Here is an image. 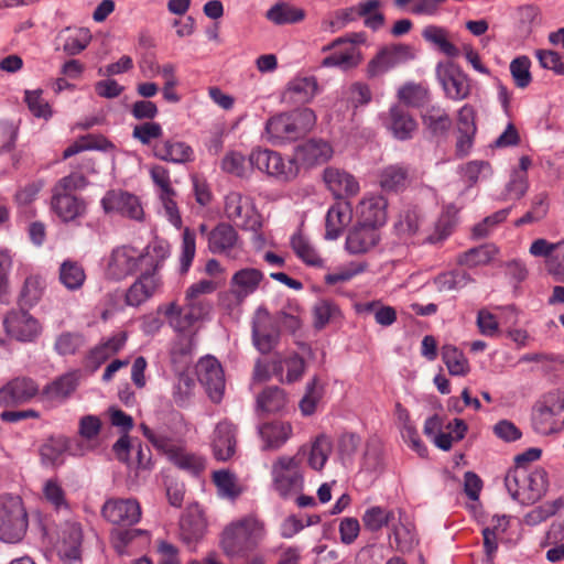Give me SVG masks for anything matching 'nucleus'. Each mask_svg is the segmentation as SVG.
Instances as JSON below:
<instances>
[{"label":"nucleus","instance_id":"obj_44","mask_svg":"<svg viewBox=\"0 0 564 564\" xmlns=\"http://www.w3.org/2000/svg\"><path fill=\"white\" fill-rule=\"evenodd\" d=\"M471 282L470 274L460 270L442 272L433 279V284L438 292L458 291Z\"/></svg>","mask_w":564,"mask_h":564},{"label":"nucleus","instance_id":"obj_36","mask_svg":"<svg viewBox=\"0 0 564 564\" xmlns=\"http://www.w3.org/2000/svg\"><path fill=\"white\" fill-rule=\"evenodd\" d=\"M259 435L263 449H278L291 437L292 425L283 421L265 423L259 427Z\"/></svg>","mask_w":564,"mask_h":564},{"label":"nucleus","instance_id":"obj_43","mask_svg":"<svg viewBox=\"0 0 564 564\" xmlns=\"http://www.w3.org/2000/svg\"><path fill=\"white\" fill-rule=\"evenodd\" d=\"M288 403L285 392L279 387H268L257 398V410L265 413L282 411Z\"/></svg>","mask_w":564,"mask_h":564},{"label":"nucleus","instance_id":"obj_11","mask_svg":"<svg viewBox=\"0 0 564 564\" xmlns=\"http://www.w3.org/2000/svg\"><path fill=\"white\" fill-rule=\"evenodd\" d=\"M6 333L21 343H33L42 334L41 322L28 311H11L3 317Z\"/></svg>","mask_w":564,"mask_h":564},{"label":"nucleus","instance_id":"obj_41","mask_svg":"<svg viewBox=\"0 0 564 564\" xmlns=\"http://www.w3.org/2000/svg\"><path fill=\"white\" fill-rule=\"evenodd\" d=\"M498 253L495 245L486 243L471 248L458 256V263L468 268H476L490 263Z\"/></svg>","mask_w":564,"mask_h":564},{"label":"nucleus","instance_id":"obj_30","mask_svg":"<svg viewBox=\"0 0 564 564\" xmlns=\"http://www.w3.org/2000/svg\"><path fill=\"white\" fill-rule=\"evenodd\" d=\"M317 80L313 76L295 77L284 89L282 99L291 105L310 102L317 93Z\"/></svg>","mask_w":564,"mask_h":564},{"label":"nucleus","instance_id":"obj_5","mask_svg":"<svg viewBox=\"0 0 564 564\" xmlns=\"http://www.w3.org/2000/svg\"><path fill=\"white\" fill-rule=\"evenodd\" d=\"M29 525L28 513L19 496H0V540L17 543L23 539Z\"/></svg>","mask_w":564,"mask_h":564},{"label":"nucleus","instance_id":"obj_14","mask_svg":"<svg viewBox=\"0 0 564 564\" xmlns=\"http://www.w3.org/2000/svg\"><path fill=\"white\" fill-rule=\"evenodd\" d=\"M39 393L37 383L28 377H17L0 388V405L17 406L24 404Z\"/></svg>","mask_w":564,"mask_h":564},{"label":"nucleus","instance_id":"obj_64","mask_svg":"<svg viewBox=\"0 0 564 564\" xmlns=\"http://www.w3.org/2000/svg\"><path fill=\"white\" fill-rule=\"evenodd\" d=\"M323 388L317 378H313L306 386V391L300 401V409L304 415H311L315 412L317 403L322 399Z\"/></svg>","mask_w":564,"mask_h":564},{"label":"nucleus","instance_id":"obj_46","mask_svg":"<svg viewBox=\"0 0 564 564\" xmlns=\"http://www.w3.org/2000/svg\"><path fill=\"white\" fill-rule=\"evenodd\" d=\"M213 481L221 498L236 499L241 494V487L235 474L228 469H219L213 473Z\"/></svg>","mask_w":564,"mask_h":564},{"label":"nucleus","instance_id":"obj_48","mask_svg":"<svg viewBox=\"0 0 564 564\" xmlns=\"http://www.w3.org/2000/svg\"><path fill=\"white\" fill-rule=\"evenodd\" d=\"M86 280L83 267L72 260H65L59 267V281L69 291L79 290Z\"/></svg>","mask_w":564,"mask_h":564},{"label":"nucleus","instance_id":"obj_12","mask_svg":"<svg viewBox=\"0 0 564 564\" xmlns=\"http://www.w3.org/2000/svg\"><path fill=\"white\" fill-rule=\"evenodd\" d=\"M196 375L210 400L219 402L225 390V377L219 361L213 356L200 358L196 365Z\"/></svg>","mask_w":564,"mask_h":564},{"label":"nucleus","instance_id":"obj_7","mask_svg":"<svg viewBox=\"0 0 564 564\" xmlns=\"http://www.w3.org/2000/svg\"><path fill=\"white\" fill-rule=\"evenodd\" d=\"M224 213L230 221L245 230L257 232L262 227L253 199L240 192H229L225 196Z\"/></svg>","mask_w":564,"mask_h":564},{"label":"nucleus","instance_id":"obj_33","mask_svg":"<svg viewBox=\"0 0 564 564\" xmlns=\"http://www.w3.org/2000/svg\"><path fill=\"white\" fill-rule=\"evenodd\" d=\"M265 131L274 143L293 141L300 138L291 112L281 113L269 119Z\"/></svg>","mask_w":564,"mask_h":564},{"label":"nucleus","instance_id":"obj_45","mask_svg":"<svg viewBox=\"0 0 564 564\" xmlns=\"http://www.w3.org/2000/svg\"><path fill=\"white\" fill-rule=\"evenodd\" d=\"M422 35L425 41L430 42L446 56H458L459 50L449 41L448 33L445 29L430 25L423 30Z\"/></svg>","mask_w":564,"mask_h":564},{"label":"nucleus","instance_id":"obj_49","mask_svg":"<svg viewBox=\"0 0 564 564\" xmlns=\"http://www.w3.org/2000/svg\"><path fill=\"white\" fill-rule=\"evenodd\" d=\"M265 17L272 23L282 25L302 21L305 17V13L302 9L292 7L284 2H280L271 7L267 11Z\"/></svg>","mask_w":564,"mask_h":564},{"label":"nucleus","instance_id":"obj_54","mask_svg":"<svg viewBox=\"0 0 564 564\" xmlns=\"http://www.w3.org/2000/svg\"><path fill=\"white\" fill-rule=\"evenodd\" d=\"M332 441L326 435H319L311 445L307 463L315 469L321 470L332 453Z\"/></svg>","mask_w":564,"mask_h":564},{"label":"nucleus","instance_id":"obj_32","mask_svg":"<svg viewBox=\"0 0 564 564\" xmlns=\"http://www.w3.org/2000/svg\"><path fill=\"white\" fill-rule=\"evenodd\" d=\"M165 453L173 465L192 476H198L206 467V459L203 456L182 447L171 446Z\"/></svg>","mask_w":564,"mask_h":564},{"label":"nucleus","instance_id":"obj_25","mask_svg":"<svg viewBox=\"0 0 564 564\" xmlns=\"http://www.w3.org/2000/svg\"><path fill=\"white\" fill-rule=\"evenodd\" d=\"M324 50L333 51L322 62V65L325 67H337L341 70H349L357 67L362 59L359 47L354 44L334 45L333 41L332 44Z\"/></svg>","mask_w":564,"mask_h":564},{"label":"nucleus","instance_id":"obj_24","mask_svg":"<svg viewBox=\"0 0 564 564\" xmlns=\"http://www.w3.org/2000/svg\"><path fill=\"white\" fill-rule=\"evenodd\" d=\"M390 530V545L398 552L408 553L417 544L414 527L403 511L398 510V518L391 524Z\"/></svg>","mask_w":564,"mask_h":564},{"label":"nucleus","instance_id":"obj_39","mask_svg":"<svg viewBox=\"0 0 564 564\" xmlns=\"http://www.w3.org/2000/svg\"><path fill=\"white\" fill-rule=\"evenodd\" d=\"M350 219V209L346 204H336L332 206L326 215L325 239H337L343 229L349 224Z\"/></svg>","mask_w":564,"mask_h":564},{"label":"nucleus","instance_id":"obj_20","mask_svg":"<svg viewBox=\"0 0 564 564\" xmlns=\"http://www.w3.org/2000/svg\"><path fill=\"white\" fill-rule=\"evenodd\" d=\"M139 251L130 246H121L112 250L108 264L107 275L113 280H122L132 274L139 267Z\"/></svg>","mask_w":564,"mask_h":564},{"label":"nucleus","instance_id":"obj_35","mask_svg":"<svg viewBox=\"0 0 564 564\" xmlns=\"http://www.w3.org/2000/svg\"><path fill=\"white\" fill-rule=\"evenodd\" d=\"M170 243L162 239H153L142 252L139 251V264L144 268V271L154 272L163 265V262L170 257Z\"/></svg>","mask_w":564,"mask_h":564},{"label":"nucleus","instance_id":"obj_15","mask_svg":"<svg viewBox=\"0 0 564 564\" xmlns=\"http://www.w3.org/2000/svg\"><path fill=\"white\" fill-rule=\"evenodd\" d=\"M381 120L384 128L400 141L412 139L417 129L415 119L400 105H392L381 115Z\"/></svg>","mask_w":564,"mask_h":564},{"label":"nucleus","instance_id":"obj_18","mask_svg":"<svg viewBox=\"0 0 564 564\" xmlns=\"http://www.w3.org/2000/svg\"><path fill=\"white\" fill-rule=\"evenodd\" d=\"M210 446L214 457L219 462L230 459L237 447V429L228 420L220 421L214 429Z\"/></svg>","mask_w":564,"mask_h":564},{"label":"nucleus","instance_id":"obj_27","mask_svg":"<svg viewBox=\"0 0 564 564\" xmlns=\"http://www.w3.org/2000/svg\"><path fill=\"white\" fill-rule=\"evenodd\" d=\"M272 371L280 382L290 384L303 377L305 360L295 352L288 356L279 355L272 360Z\"/></svg>","mask_w":564,"mask_h":564},{"label":"nucleus","instance_id":"obj_61","mask_svg":"<svg viewBox=\"0 0 564 564\" xmlns=\"http://www.w3.org/2000/svg\"><path fill=\"white\" fill-rule=\"evenodd\" d=\"M530 66V58L525 55L518 56L511 61L509 66L510 74L517 87L524 89L531 84Z\"/></svg>","mask_w":564,"mask_h":564},{"label":"nucleus","instance_id":"obj_34","mask_svg":"<svg viewBox=\"0 0 564 564\" xmlns=\"http://www.w3.org/2000/svg\"><path fill=\"white\" fill-rule=\"evenodd\" d=\"M425 129L434 137L446 135L453 124L448 112L440 105H430L421 113Z\"/></svg>","mask_w":564,"mask_h":564},{"label":"nucleus","instance_id":"obj_1","mask_svg":"<svg viewBox=\"0 0 564 564\" xmlns=\"http://www.w3.org/2000/svg\"><path fill=\"white\" fill-rule=\"evenodd\" d=\"M267 535L264 522L248 514L229 522L220 534V547L229 557H243L260 546Z\"/></svg>","mask_w":564,"mask_h":564},{"label":"nucleus","instance_id":"obj_21","mask_svg":"<svg viewBox=\"0 0 564 564\" xmlns=\"http://www.w3.org/2000/svg\"><path fill=\"white\" fill-rule=\"evenodd\" d=\"M279 332L274 327L267 310L259 308L252 324V340L261 354L270 352L276 345Z\"/></svg>","mask_w":564,"mask_h":564},{"label":"nucleus","instance_id":"obj_62","mask_svg":"<svg viewBox=\"0 0 564 564\" xmlns=\"http://www.w3.org/2000/svg\"><path fill=\"white\" fill-rule=\"evenodd\" d=\"M90 41L91 34L88 29H75L66 36L63 51L68 55H77L88 46Z\"/></svg>","mask_w":564,"mask_h":564},{"label":"nucleus","instance_id":"obj_4","mask_svg":"<svg viewBox=\"0 0 564 564\" xmlns=\"http://www.w3.org/2000/svg\"><path fill=\"white\" fill-rule=\"evenodd\" d=\"M272 489L283 499L300 492L304 486L302 459L295 456H279L271 466Z\"/></svg>","mask_w":564,"mask_h":564},{"label":"nucleus","instance_id":"obj_9","mask_svg":"<svg viewBox=\"0 0 564 564\" xmlns=\"http://www.w3.org/2000/svg\"><path fill=\"white\" fill-rule=\"evenodd\" d=\"M158 313L166 317L170 327L177 334L191 333L194 325L208 315L204 305L186 300L183 306L176 302L160 305Z\"/></svg>","mask_w":564,"mask_h":564},{"label":"nucleus","instance_id":"obj_59","mask_svg":"<svg viewBox=\"0 0 564 564\" xmlns=\"http://www.w3.org/2000/svg\"><path fill=\"white\" fill-rule=\"evenodd\" d=\"M458 171L462 178L467 182L469 186L491 175V166L487 161H469L460 165Z\"/></svg>","mask_w":564,"mask_h":564},{"label":"nucleus","instance_id":"obj_58","mask_svg":"<svg viewBox=\"0 0 564 564\" xmlns=\"http://www.w3.org/2000/svg\"><path fill=\"white\" fill-rule=\"evenodd\" d=\"M85 345V337L76 332H63L56 336L54 350L59 356L75 355Z\"/></svg>","mask_w":564,"mask_h":564},{"label":"nucleus","instance_id":"obj_55","mask_svg":"<svg viewBox=\"0 0 564 564\" xmlns=\"http://www.w3.org/2000/svg\"><path fill=\"white\" fill-rule=\"evenodd\" d=\"M195 334H178L177 338L175 339L171 348V357L173 362H181L186 365L191 360L195 351Z\"/></svg>","mask_w":564,"mask_h":564},{"label":"nucleus","instance_id":"obj_16","mask_svg":"<svg viewBox=\"0 0 564 564\" xmlns=\"http://www.w3.org/2000/svg\"><path fill=\"white\" fill-rule=\"evenodd\" d=\"M82 542L83 530L78 522L67 520L58 527L56 547L63 560H78L80 557Z\"/></svg>","mask_w":564,"mask_h":564},{"label":"nucleus","instance_id":"obj_28","mask_svg":"<svg viewBox=\"0 0 564 564\" xmlns=\"http://www.w3.org/2000/svg\"><path fill=\"white\" fill-rule=\"evenodd\" d=\"M380 239L377 227L358 223L346 238V250L351 254H359L369 251Z\"/></svg>","mask_w":564,"mask_h":564},{"label":"nucleus","instance_id":"obj_37","mask_svg":"<svg viewBox=\"0 0 564 564\" xmlns=\"http://www.w3.org/2000/svg\"><path fill=\"white\" fill-rule=\"evenodd\" d=\"M154 155L162 160L172 163H186L191 162L194 158L193 149L182 141H162L154 145Z\"/></svg>","mask_w":564,"mask_h":564},{"label":"nucleus","instance_id":"obj_42","mask_svg":"<svg viewBox=\"0 0 564 564\" xmlns=\"http://www.w3.org/2000/svg\"><path fill=\"white\" fill-rule=\"evenodd\" d=\"M42 498L55 511H69L66 492L57 478H50L43 482Z\"/></svg>","mask_w":564,"mask_h":564},{"label":"nucleus","instance_id":"obj_8","mask_svg":"<svg viewBox=\"0 0 564 564\" xmlns=\"http://www.w3.org/2000/svg\"><path fill=\"white\" fill-rule=\"evenodd\" d=\"M263 273L254 268H245L237 271L230 281V290L219 296L220 305L227 311H234L257 291Z\"/></svg>","mask_w":564,"mask_h":564},{"label":"nucleus","instance_id":"obj_52","mask_svg":"<svg viewBox=\"0 0 564 564\" xmlns=\"http://www.w3.org/2000/svg\"><path fill=\"white\" fill-rule=\"evenodd\" d=\"M340 316L339 307L330 300H319L313 306V325L316 329H323L328 323Z\"/></svg>","mask_w":564,"mask_h":564},{"label":"nucleus","instance_id":"obj_26","mask_svg":"<svg viewBox=\"0 0 564 564\" xmlns=\"http://www.w3.org/2000/svg\"><path fill=\"white\" fill-rule=\"evenodd\" d=\"M208 250L215 254H229L239 245L237 230L227 223H220L207 232Z\"/></svg>","mask_w":564,"mask_h":564},{"label":"nucleus","instance_id":"obj_50","mask_svg":"<svg viewBox=\"0 0 564 564\" xmlns=\"http://www.w3.org/2000/svg\"><path fill=\"white\" fill-rule=\"evenodd\" d=\"M67 451V443L65 436H57L48 438L40 449L43 464L50 466H59L64 462V454Z\"/></svg>","mask_w":564,"mask_h":564},{"label":"nucleus","instance_id":"obj_17","mask_svg":"<svg viewBox=\"0 0 564 564\" xmlns=\"http://www.w3.org/2000/svg\"><path fill=\"white\" fill-rule=\"evenodd\" d=\"M102 516L113 524L132 525L141 518V507L134 499H109L102 507Z\"/></svg>","mask_w":564,"mask_h":564},{"label":"nucleus","instance_id":"obj_3","mask_svg":"<svg viewBox=\"0 0 564 564\" xmlns=\"http://www.w3.org/2000/svg\"><path fill=\"white\" fill-rule=\"evenodd\" d=\"M547 474L542 468L531 473L525 469H511L505 477V486L513 500L521 505H533L540 500L547 490Z\"/></svg>","mask_w":564,"mask_h":564},{"label":"nucleus","instance_id":"obj_53","mask_svg":"<svg viewBox=\"0 0 564 564\" xmlns=\"http://www.w3.org/2000/svg\"><path fill=\"white\" fill-rule=\"evenodd\" d=\"M442 359L452 376H465L469 371L466 357L453 345L442 347Z\"/></svg>","mask_w":564,"mask_h":564},{"label":"nucleus","instance_id":"obj_56","mask_svg":"<svg viewBox=\"0 0 564 564\" xmlns=\"http://www.w3.org/2000/svg\"><path fill=\"white\" fill-rule=\"evenodd\" d=\"M221 170L228 174L237 177H247L252 167L250 166L249 159L238 151H229L221 160Z\"/></svg>","mask_w":564,"mask_h":564},{"label":"nucleus","instance_id":"obj_6","mask_svg":"<svg viewBox=\"0 0 564 564\" xmlns=\"http://www.w3.org/2000/svg\"><path fill=\"white\" fill-rule=\"evenodd\" d=\"M249 163L252 169L279 183L292 182L299 175V165L293 159H285L270 149H253L249 154Z\"/></svg>","mask_w":564,"mask_h":564},{"label":"nucleus","instance_id":"obj_13","mask_svg":"<svg viewBox=\"0 0 564 564\" xmlns=\"http://www.w3.org/2000/svg\"><path fill=\"white\" fill-rule=\"evenodd\" d=\"M101 206L106 214H120L133 220H142L144 212L139 198L121 189H110L101 198Z\"/></svg>","mask_w":564,"mask_h":564},{"label":"nucleus","instance_id":"obj_51","mask_svg":"<svg viewBox=\"0 0 564 564\" xmlns=\"http://www.w3.org/2000/svg\"><path fill=\"white\" fill-rule=\"evenodd\" d=\"M381 0H364L357 3L359 18L364 19V24L377 31L384 24V15L380 12Z\"/></svg>","mask_w":564,"mask_h":564},{"label":"nucleus","instance_id":"obj_10","mask_svg":"<svg viewBox=\"0 0 564 564\" xmlns=\"http://www.w3.org/2000/svg\"><path fill=\"white\" fill-rule=\"evenodd\" d=\"M435 75L446 98L460 101L469 96V78L455 63L440 62L435 67Z\"/></svg>","mask_w":564,"mask_h":564},{"label":"nucleus","instance_id":"obj_47","mask_svg":"<svg viewBox=\"0 0 564 564\" xmlns=\"http://www.w3.org/2000/svg\"><path fill=\"white\" fill-rule=\"evenodd\" d=\"M291 247L294 253L304 263L312 267H322L324 261L319 257L316 249L301 232H296L291 237Z\"/></svg>","mask_w":564,"mask_h":564},{"label":"nucleus","instance_id":"obj_29","mask_svg":"<svg viewBox=\"0 0 564 564\" xmlns=\"http://www.w3.org/2000/svg\"><path fill=\"white\" fill-rule=\"evenodd\" d=\"M51 206L63 223L76 221L87 212L86 202L76 195H52Z\"/></svg>","mask_w":564,"mask_h":564},{"label":"nucleus","instance_id":"obj_60","mask_svg":"<svg viewBox=\"0 0 564 564\" xmlns=\"http://www.w3.org/2000/svg\"><path fill=\"white\" fill-rule=\"evenodd\" d=\"M24 101L28 105L30 112L44 120H48L52 117V109L47 100L43 98V91L40 89L25 90Z\"/></svg>","mask_w":564,"mask_h":564},{"label":"nucleus","instance_id":"obj_2","mask_svg":"<svg viewBox=\"0 0 564 564\" xmlns=\"http://www.w3.org/2000/svg\"><path fill=\"white\" fill-rule=\"evenodd\" d=\"M531 423L541 435L557 433L564 429V388L544 393L533 406Z\"/></svg>","mask_w":564,"mask_h":564},{"label":"nucleus","instance_id":"obj_19","mask_svg":"<svg viewBox=\"0 0 564 564\" xmlns=\"http://www.w3.org/2000/svg\"><path fill=\"white\" fill-rule=\"evenodd\" d=\"M334 155L333 147L322 139H310L295 148L294 161L305 167L328 162Z\"/></svg>","mask_w":564,"mask_h":564},{"label":"nucleus","instance_id":"obj_38","mask_svg":"<svg viewBox=\"0 0 564 564\" xmlns=\"http://www.w3.org/2000/svg\"><path fill=\"white\" fill-rule=\"evenodd\" d=\"M395 519V510L382 506H370L361 517L364 529L370 533L380 532L387 527L390 528Z\"/></svg>","mask_w":564,"mask_h":564},{"label":"nucleus","instance_id":"obj_31","mask_svg":"<svg viewBox=\"0 0 564 564\" xmlns=\"http://www.w3.org/2000/svg\"><path fill=\"white\" fill-rule=\"evenodd\" d=\"M387 200L381 195L366 196L358 206L359 223L379 228L387 221Z\"/></svg>","mask_w":564,"mask_h":564},{"label":"nucleus","instance_id":"obj_23","mask_svg":"<svg viewBox=\"0 0 564 564\" xmlns=\"http://www.w3.org/2000/svg\"><path fill=\"white\" fill-rule=\"evenodd\" d=\"M162 286L161 276L154 272L143 271L137 281L127 290L126 303L139 306L151 299Z\"/></svg>","mask_w":564,"mask_h":564},{"label":"nucleus","instance_id":"obj_22","mask_svg":"<svg viewBox=\"0 0 564 564\" xmlns=\"http://www.w3.org/2000/svg\"><path fill=\"white\" fill-rule=\"evenodd\" d=\"M323 181L327 189L337 198L355 196L360 189L359 183L352 174L336 166H328L324 170Z\"/></svg>","mask_w":564,"mask_h":564},{"label":"nucleus","instance_id":"obj_40","mask_svg":"<svg viewBox=\"0 0 564 564\" xmlns=\"http://www.w3.org/2000/svg\"><path fill=\"white\" fill-rule=\"evenodd\" d=\"M409 183V167L401 164L388 165L379 174V184L384 191L398 192Z\"/></svg>","mask_w":564,"mask_h":564},{"label":"nucleus","instance_id":"obj_63","mask_svg":"<svg viewBox=\"0 0 564 564\" xmlns=\"http://www.w3.org/2000/svg\"><path fill=\"white\" fill-rule=\"evenodd\" d=\"M218 288L217 283L213 280H200L193 283L185 292V300L202 304L206 307V312L209 314L212 305L208 301L203 300L200 296L213 293Z\"/></svg>","mask_w":564,"mask_h":564},{"label":"nucleus","instance_id":"obj_57","mask_svg":"<svg viewBox=\"0 0 564 564\" xmlns=\"http://www.w3.org/2000/svg\"><path fill=\"white\" fill-rule=\"evenodd\" d=\"M77 387V378L75 373H66L58 379L47 384L44 389V394L52 400L65 399Z\"/></svg>","mask_w":564,"mask_h":564}]
</instances>
